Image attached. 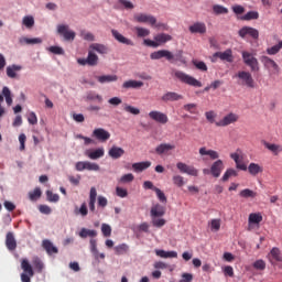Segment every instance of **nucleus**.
<instances>
[{
    "label": "nucleus",
    "mask_w": 282,
    "mask_h": 282,
    "mask_svg": "<svg viewBox=\"0 0 282 282\" xmlns=\"http://www.w3.org/2000/svg\"><path fill=\"white\" fill-rule=\"evenodd\" d=\"M173 76L183 85H188L189 87H202V82L199 79L182 72V70H173Z\"/></svg>",
    "instance_id": "f257e3e1"
},
{
    "label": "nucleus",
    "mask_w": 282,
    "mask_h": 282,
    "mask_svg": "<svg viewBox=\"0 0 282 282\" xmlns=\"http://www.w3.org/2000/svg\"><path fill=\"white\" fill-rule=\"evenodd\" d=\"M169 41H173V36L166 33H160L154 36V41L149 39L144 40L143 45L148 47H160V45H164V43H169Z\"/></svg>",
    "instance_id": "f03ea898"
},
{
    "label": "nucleus",
    "mask_w": 282,
    "mask_h": 282,
    "mask_svg": "<svg viewBox=\"0 0 282 282\" xmlns=\"http://www.w3.org/2000/svg\"><path fill=\"white\" fill-rule=\"evenodd\" d=\"M241 56L245 65H247V67H249L251 72H259L261 69V67L259 66V59H257L253 53L242 51Z\"/></svg>",
    "instance_id": "7ed1b4c3"
},
{
    "label": "nucleus",
    "mask_w": 282,
    "mask_h": 282,
    "mask_svg": "<svg viewBox=\"0 0 282 282\" xmlns=\"http://www.w3.org/2000/svg\"><path fill=\"white\" fill-rule=\"evenodd\" d=\"M236 78H238L240 85L248 87L249 89H254V78H252V74L248 70H239L236 74Z\"/></svg>",
    "instance_id": "20e7f679"
},
{
    "label": "nucleus",
    "mask_w": 282,
    "mask_h": 282,
    "mask_svg": "<svg viewBox=\"0 0 282 282\" xmlns=\"http://www.w3.org/2000/svg\"><path fill=\"white\" fill-rule=\"evenodd\" d=\"M260 62L262 63L264 69L269 72L270 76L274 74H279L280 72L279 64H276L274 59L263 55L260 57Z\"/></svg>",
    "instance_id": "39448f33"
},
{
    "label": "nucleus",
    "mask_w": 282,
    "mask_h": 282,
    "mask_svg": "<svg viewBox=\"0 0 282 282\" xmlns=\"http://www.w3.org/2000/svg\"><path fill=\"white\" fill-rule=\"evenodd\" d=\"M21 268L23 273H21V281L22 282H31L32 276H34V269H32V264L28 259H23L21 261Z\"/></svg>",
    "instance_id": "423d86ee"
},
{
    "label": "nucleus",
    "mask_w": 282,
    "mask_h": 282,
    "mask_svg": "<svg viewBox=\"0 0 282 282\" xmlns=\"http://www.w3.org/2000/svg\"><path fill=\"white\" fill-rule=\"evenodd\" d=\"M151 61H160V58H166L170 63L175 61V55L171 53L169 50H160L150 54Z\"/></svg>",
    "instance_id": "0eeeda50"
},
{
    "label": "nucleus",
    "mask_w": 282,
    "mask_h": 282,
    "mask_svg": "<svg viewBox=\"0 0 282 282\" xmlns=\"http://www.w3.org/2000/svg\"><path fill=\"white\" fill-rule=\"evenodd\" d=\"M176 169L180 171V173H185L186 175H191L192 177H197L199 175V170L184 162H177Z\"/></svg>",
    "instance_id": "6e6552de"
},
{
    "label": "nucleus",
    "mask_w": 282,
    "mask_h": 282,
    "mask_svg": "<svg viewBox=\"0 0 282 282\" xmlns=\"http://www.w3.org/2000/svg\"><path fill=\"white\" fill-rule=\"evenodd\" d=\"M239 121V115L235 112L227 113L221 120L217 121L216 127H228Z\"/></svg>",
    "instance_id": "1a4fd4ad"
},
{
    "label": "nucleus",
    "mask_w": 282,
    "mask_h": 282,
    "mask_svg": "<svg viewBox=\"0 0 282 282\" xmlns=\"http://www.w3.org/2000/svg\"><path fill=\"white\" fill-rule=\"evenodd\" d=\"M231 160H234L236 164V169L239 171H248V165L243 163V155H241V150L238 149L236 152L230 154Z\"/></svg>",
    "instance_id": "9d476101"
},
{
    "label": "nucleus",
    "mask_w": 282,
    "mask_h": 282,
    "mask_svg": "<svg viewBox=\"0 0 282 282\" xmlns=\"http://www.w3.org/2000/svg\"><path fill=\"white\" fill-rule=\"evenodd\" d=\"M150 120L158 122L159 124H166L169 122V116L160 110H152L149 112Z\"/></svg>",
    "instance_id": "9b49d317"
},
{
    "label": "nucleus",
    "mask_w": 282,
    "mask_h": 282,
    "mask_svg": "<svg viewBox=\"0 0 282 282\" xmlns=\"http://www.w3.org/2000/svg\"><path fill=\"white\" fill-rule=\"evenodd\" d=\"M217 58L220 61H226L227 63H232L235 57L232 56V50L228 48L225 52H216L213 55L212 63H216Z\"/></svg>",
    "instance_id": "f8f14e48"
},
{
    "label": "nucleus",
    "mask_w": 282,
    "mask_h": 282,
    "mask_svg": "<svg viewBox=\"0 0 282 282\" xmlns=\"http://www.w3.org/2000/svg\"><path fill=\"white\" fill-rule=\"evenodd\" d=\"M76 171H100V165L89 161H79L75 165Z\"/></svg>",
    "instance_id": "ddd939ff"
},
{
    "label": "nucleus",
    "mask_w": 282,
    "mask_h": 282,
    "mask_svg": "<svg viewBox=\"0 0 282 282\" xmlns=\"http://www.w3.org/2000/svg\"><path fill=\"white\" fill-rule=\"evenodd\" d=\"M79 65H89L90 67H96L98 65V55L94 51L88 52L87 58L77 59Z\"/></svg>",
    "instance_id": "4468645a"
},
{
    "label": "nucleus",
    "mask_w": 282,
    "mask_h": 282,
    "mask_svg": "<svg viewBox=\"0 0 282 282\" xmlns=\"http://www.w3.org/2000/svg\"><path fill=\"white\" fill-rule=\"evenodd\" d=\"M238 34L241 39H246V36H251V39H259V30L251 26H243L238 31Z\"/></svg>",
    "instance_id": "2eb2a0df"
},
{
    "label": "nucleus",
    "mask_w": 282,
    "mask_h": 282,
    "mask_svg": "<svg viewBox=\"0 0 282 282\" xmlns=\"http://www.w3.org/2000/svg\"><path fill=\"white\" fill-rule=\"evenodd\" d=\"M134 21H137V23H149L151 25H155L158 23V19H155V17L147 13L135 14Z\"/></svg>",
    "instance_id": "dca6fc26"
},
{
    "label": "nucleus",
    "mask_w": 282,
    "mask_h": 282,
    "mask_svg": "<svg viewBox=\"0 0 282 282\" xmlns=\"http://www.w3.org/2000/svg\"><path fill=\"white\" fill-rule=\"evenodd\" d=\"M93 138H95L99 142H107V140L111 138V133L105 130V128H97L93 131Z\"/></svg>",
    "instance_id": "f3484780"
},
{
    "label": "nucleus",
    "mask_w": 282,
    "mask_h": 282,
    "mask_svg": "<svg viewBox=\"0 0 282 282\" xmlns=\"http://www.w3.org/2000/svg\"><path fill=\"white\" fill-rule=\"evenodd\" d=\"M162 102H177L178 100H184V96L175 91H166L161 97Z\"/></svg>",
    "instance_id": "a211bd4d"
},
{
    "label": "nucleus",
    "mask_w": 282,
    "mask_h": 282,
    "mask_svg": "<svg viewBox=\"0 0 282 282\" xmlns=\"http://www.w3.org/2000/svg\"><path fill=\"white\" fill-rule=\"evenodd\" d=\"M111 34H112L113 39L117 40V42L121 43L122 45H130L131 47H133V45H135L133 43V40L126 37L121 33H119L118 30L112 29Z\"/></svg>",
    "instance_id": "6ab92c4d"
},
{
    "label": "nucleus",
    "mask_w": 282,
    "mask_h": 282,
    "mask_svg": "<svg viewBox=\"0 0 282 282\" xmlns=\"http://www.w3.org/2000/svg\"><path fill=\"white\" fill-rule=\"evenodd\" d=\"M57 34L58 36H62L64 41H72V31L69 30V25L67 24H58Z\"/></svg>",
    "instance_id": "aec40b11"
},
{
    "label": "nucleus",
    "mask_w": 282,
    "mask_h": 282,
    "mask_svg": "<svg viewBox=\"0 0 282 282\" xmlns=\"http://www.w3.org/2000/svg\"><path fill=\"white\" fill-rule=\"evenodd\" d=\"M85 155L89 160H100V158H105V148H98L96 150H86Z\"/></svg>",
    "instance_id": "412c9836"
},
{
    "label": "nucleus",
    "mask_w": 282,
    "mask_h": 282,
    "mask_svg": "<svg viewBox=\"0 0 282 282\" xmlns=\"http://www.w3.org/2000/svg\"><path fill=\"white\" fill-rule=\"evenodd\" d=\"M175 144L161 143L155 148L156 155H169L170 151H174Z\"/></svg>",
    "instance_id": "4be33fe9"
},
{
    "label": "nucleus",
    "mask_w": 282,
    "mask_h": 282,
    "mask_svg": "<svg viewBox=\"0 0 282 282\" xmlns=\"http://www.w3.org/2000/svg\"><path fill=\"white\" fill-rule=\"evenodd\" d=\"M268 259L272 264H274V261L278 263H281L282 261L281 249L273 247L268 254Z\"/></svg>",
    "instance_id": "5701e85b"
},
{
    "label": "nucleus",
    "mask_w": 282,
    "mask_h": 282,
    "mask_svg": "<svg viewBox=\"0 0 282 282\" xmlns=\"http://www.w3.org/2000/svg\"><path fill=\"white\" fill-rule=\"evenodd\" d=\"M221 171H224V161H215L210 166V174L213 177H219V175H221Z\"/></svg>",
    "instance_id": "b1692460"
},
{
    "label": "nucleus",
    "mask_w": 282,
    "mask_h": 282,
    "mask_svg": "<svg viewBox=\"0 0 282 282\" xmlns=\"http://www.w3.org/2000/svg\"><path fill=\"white\" fill-rule=\"evenodd\" d=\"M191 34H206V23L195 22L188 28Z\"/></svg>",
    "instance_id": "393cba45"
},
{
    "label": "nucleus",
    "mask_w": 282,
    "mask_h": 282,
    "mask_svg": "<svg viewBox=\"0 0 282 282\" xmlns=\"http://www.w3.org/2000/svg\"><path fill=\"white\" fill-rule=\"evenodd\" d=\"M98 197V192L96 187H91L89 192V200H88V208L90 213H96V199Z\"/></svg>",
    "instance_id": "a878e982"
},
{
    "label": "nucleus",
    "mask_w": 282,
    "mask_h": 282,
    "mask_svg": "<svg viewBox=\"0 0 282 282\" xmlns=\"http://www.w3.org/2000/svg\"><path fill=\"white\" fill-rule=\"evenodd\" d=\"M141 87H144V83L135 79H129L122 84V89H141Z\"/></svg>",
    "instance_id": "bb28decb"
},
{
    "label": "nucleus",
    "mask_w": 282,
    "mask_h": 282,
    "mask_svg": "<svg viewBox=\"0 0 282 282\" xmlns=\"http://www.w3.org/2000/svg\"><path fill=\"white\" fill-rule=\"evenodd\" d=\"M166 215V208L160 204H155L151 207L150 216L151 217H164Z\"/></svg>",
    "instance_id": "cd10ccee"
},
{
    "label": "nucleus",
    "mask_w": 282,
    "mask_h": 282,
    "mask_svg": "<svg viewBox=\"0 0 282 282\" xmlns=\"http://www.w3.org/2000/svg\"><path fill=\"white\" fill-rule=\"evenodd\" d=\"M6 247L11 252H13V250H17V239L14 238V234L12 231L7 232Z\"/></svg>",
    "instance_id": "c85d7f7f"
},
{
    "label": "nucleus",
    "mask_w": 282,
    "mask_h": 282,
    "mask_svg": "<svg viewBox=\"0 0 282 282\" xmlns=\"http://www.w3.org/2000/svg\"><path fill=\"white\" fill-rule=\"evenodd\" d=\"M108 155L112 160H120V158L124 155V149L117 145H112L111 149L108 151Z\"/></svg>",
    "instance_id": "c756f323"
},
{
    "label": "nucleus",
    "mask_w": 282,
    "mask_h": 282,
    "mask_svg": "<svg viewBox=\"0 0 282 282\" xmlns=\"http://www.w3.org/2000/svg\"><path fill=\"white\" fill-rule=\"evenodd\" d=\"M156 257L161 259H177V251H165L164 249L154 250Z\"/></svg>",
    "instance_id": "7c9ffc66"
},
{
    "label": "nucleus",
    "mask_w": 282,
    "mask_h": 282,
    "mask_svg": "<svg viewBox=\"0 0 282 282\" xmlns=\"http://www.w3.org/2000/svg\"><path fill=\"white\" fill-rule=\"evenodd\" d=\"M95 78L100 85H106L107 83H116L118 80V75H100L95 76Z\"/></svg>",
    "instance_id": "2f4dec72"
},
{
    "label": "nucleus",
    "mask_w": 282,
    "mask_h": 282,
    "mask_svg": "<svg viewBox=\"0 0 282 282\" xmlns=\"http://www.w3.org/2000/svg\"><path fill=\"white\" fill-rule=\"evenodd\" d=\"M263 221L261 213H251L248 218L249 226H259Z\"/></svg>",
    "instance_id": "473e14b6"
},
{
    "label": "nucleus",
    "mask_w": 282,
    "mask_h": 282,
    "mask_svg": "<svg viewBox=\"0 0 282 282\" xmlns=\"http://www.w3.org/2000/svg\"><path fill=\"white\" fill-rule=\"evenodd\" d=\"M3 97L6 99L7 105L10 107L12 105V91L8 86L2 88V94H0V102H3Z\"/></svg>",
    "instance_id": "72a5a7b5"
},
{
    "label": "nucleus",
    "mask_w": 282,
    "mask_h": 282,
    "mask_svg": "<svg viewBox=\"0 0 282 282\" xmlns=\"http://www.w3.org/2000/svg\"><path fill=\"white\" fill-rule=\"evenodd\" d=\"M150 166L151 161L137 162L132 164L134 173H142V171H147Z\"/></svg>",
    "instance_id": "f704fd0d"
},
{
    "label": "nucleus",
    "mask_w": 282,
    "mask_h": 282,
    "mask_svg": "<svg viewBox=\"0 0 282 282\" xmlns=\"http://www.w3.org/2000/svg\"><path fill=\"white\" fill-rule=\"evenodd\" d=\"M42 246L44 250L47 252V254H58V248H56L54 243H52V241L47 239L43 240Z\"/></svg>",
    "instance_id": "c9c22d12"
},
{
    "label": "nucleus",
    "mask_w": 282,
    "mask_h": 282,
    "mask_svg": "<svg viewBox=\"0 0 282 282\" xmlns=\"http://www.w3.org/2000/svg\"><path fill=\"white\" fill-rule=\"evenodd\" d=\"M262 144L268 149V151H271L273 155H279L282 151V147L280 144L270 143L268 141H262Z\"/></svg>",
    "instance_id": "e433bc0d"
},
{
    "label": "nucleus",
    "mask_w": 282,
    "mask_h": 282,
    "mask_svg": "<svg viewBox=\"0 0 282 282\" xmlns=\"http://www.w3.org/2000/svg\"><path fill=\"white\" fill-rule=\"evenodd\" d=\"M247 170L253 177H257L259 173H263V166H261L259 163H250Z\"/></svg>",
    "instance_id": "4c0bfd02"
},
{
    "label": "nucleus",
    "mask_w": 282,
    "mask_h": 282,
    "mask_svg": "<svg viewBox=\"0 0 282 282\" xmlns=\"http://www.w3.org/2000/svg\"><path fill=\"white\" fill-rule=\"evenodd\" d=\"M199 155H208L210 160H219V152L215 150H207L205 147L198 150Z\"/></svg>",
    "instance_id": "58836bf2"
},
{
    "label": "nucleus",
    "mask_w": 282,
    "mask_h": 282,
    "mask_svg": "<svg viewBox=\"0 0 282 282\" xmlns=\"http://www.w3.org/2000/svg\"><path fill=\"white\" fill-rule=\"evenodd\" d=\"M89 48L91 52H97V54H107L109 48L105 44L93 43Z\"/></svg>",
    "instance_id": "ea45409f"
},
{
    "label": "nucleus",
    "mask_w": 282,
    "mask_h": 282,
    "mask_svg": "<svg viewBox=\"0 0 282 282\" xmlns=\"http://www.w3.org/2000/svg\"><path fill=\"white\" fill-rule=\"evenodd\" d=\"M21 69H23V66L21 65H11L7 67V76L9 78H17V72H21Z\"/></svg>",
    "instance_id": "a19ab883"
},
{
    "label": "nucleus",
    "mask_w": 282,
    "mask_h": 282,
    "mask_svg": "<svg viewBox=\"0 0 282 282\" xmlns=\"http://www.w3.org/2000/svg\"><path fill=\"white\" fill-rule=\"evenodd\" d=\"M20 43L21 45H39L41 43H43V40L41 37H21L20 39Z\"/></svg>",
    "instance_id": "79ce46f5"
},
{
    "label": "nucleus",
    "mask_w": 282,
    "mask_h": 282,
    "mask_svg": "<svg viewBox=\"0 0 282 282\" xmlns=\"http://www.w3.org/2000/svg\"><path fill=\"white\" fill-rule=\"evenodd\" d=\"M78 235L82 239H87V237H98V231L96 229L82 228Z\"/></svg>",
    "instance_id": "37998d69"
},
{
    "label": "nucleus",
    "mask_w": 282,
    "mask_h": 282,
    "mask_svg": "<svg viewBox=\"0 0 282 282\" xmlns=\"http://www.w3.org/2000/svg\"><path fill=\"white\" fill-rule=\"evenodd\" d=\"M151 219L152 226H154V228H162L166 226V219L160 218V216H151Z\"/></svg>",
    "instance_id": "c03bdc74"
},
{
    "label": "nucleus",
    "mask_w": 282,
    "mask_h": 282,
    "mask_svg": "<svg viewBox=\"0 0 282 282\" xmlns=\"http://www.w3.org/2000/svg\"><path fill=\"white\" fill-rule=\"evenodd\" d=\"M282 50V41H280L278 44L268 47L267 48V54H269V56H274L276 54H279Z\"/></svg>",
    "instance_id": "a18cd8bd"
},
{
    "label": "nucleus",
    "mask_w": 282,
    "mask_h": 282,
    "mask_svg": "<svg viewBox=\"0 0 282 282\" xmlns=\"http://www.w3.org/2000/svg\"><path fill=\"white\" fill-rule=\"evenodd\" d=\"M237 175H239V172H237V170L235 169H227L226 172L224 173L221 181L223 182H228V180H230V177H237Z\"/></svg>",
    "instance_id": "49530a36"
},
{
    "label": "nucleus",
    "mask_w": 282,
    "mask_h": 282,
    "mask_svg": "<svg viewBox=\"0 0 282 282\" xmlns=\"http://www.w3.org/2000/svg\"><path fill=\"white\" fill-rule=\"evenodd\" d=\"M172 182L174 186H177L178 188H182L186 184V181H184V176L180 174H175L172 176Z\"/></svg>",
    "instance_id": "de8ad7c7"
},
{
    "label": "nucleus",
    "mask_w": 282,
    "mask_h": 282,
    "mask_svg": "<svg viewBox=\"0 0 282 282\" xmlns=\"http://www.w3.org/2000/svg\"><path fill=\"white\" fill-rule=\"evenodd\" d=\"M259 19V11H249L241 17L242 21H257Z\"/></svg>",
    "instance_id": "09e8293b"
},
{
    "label": "nucleus",
    "mask_w": 282,
    "mask_h": 282,
    "mask_svg": "<svg viewBox=\"0 0 282 282\" xmlns=\"http://www.w3.org/2000/svg\"><path fill=\"white\" fill-rule=\"evenodd\" d=\"M134 31L137 32V36L139 39H144L149 36V34H151V31L149 29L142 26L134 28Z\"/></svg>",
    "instance_id": "8fccbe9b"
},
{
    "label": "nucleus",
    "mask_w": 282,
    "mask_h": 282,
    "mask_svg": "<svg viewBox=\"0 0 282 282\" xmlns=\"http://www.w3.org/2000/svg\"><path fill=\"white\" fill-rule=\"evenodd\" d=\"M209 226H210L212 232H219L221 228V219L219 218L212 219L209 223Z\"/></svg>",
    "instance_id": "3c124183"
},
{
    "label": "nucleus",
    "mask_w": 282,
    "mask_h": 282,
    "mask_svg": "<svg viewBox=\"0 0 282 282\" xmlns=\"http://www.w3.org/2000/svg\"><path fill=\"white\" fill-rule=\"evenodd\" d=\"M192 65H194V67H196V69H198L199 72H208V66L205 62H202L199 59H193Z\"/></svg>",
    "instance_id": "603ef678"
},
{
    "label": "nucleus",
    "mask_w": 282,
    "mask_h": 282,
    "mask_svg": "<svg viewBox=\"0 0 282 282\" xmlns=\"http://www.w3.org/2000/svg\"><path fill=\"white\" fill-rule=\"evenodd\" d=\"M41 195H43L41 187H35L33 192L29 193V199H31V202H36V199H40Z\"/></svg>",
    "instance_id": "864d4df0"
},
{
    "label": "nucleus",
    "mask_w": 282,
    "mask_h": 282,
    "mask_svg": "<svg viewBox=\"0 0 282 282\" xmlns=\"http://www.w3.org/2000/svg\"><path fill=\"white\" fill-rule=\"evenodd\" d=\"M213 12H214V14H228V8H226L221 4H214Z\"/></svg>",
    "instance_id": "5fc2aeb1"
},
{
    "label": "nucleus",
    "mask_w": 282,
    "mask_h": 282,
    "mask_svg": "<svg viewBox=\"0 0 282 282\" xmlns=\"http://www.w3.org/2000/svg\"><path fill=\"white\" fill-rule=\"evenodd\" d=\"M239 195L241 197H243L245 199H248L249 197H251V198L257 197L256 192L250 189V188H246V189L240 191Z\"/></svg>",
    "instance_id": "6e6d98bb"
},
{
    "label": "nucleus",
    "mask_w": 282,
    "mask_h": 282,
    "mask_svg": "<svg viewBox=\"0 0 282 282\" xmlns=\"http://www.w3.org/2000/svg\"><path fill=\"white\" fill-rule=\"evenodd\" d=\"M123 110L127 112V113H131L132 116H140V110L139 108H135L131 105H124L123 106Z\"/></svg>",
    "instance_id": "4d7b16f0"
},
{
    "label": "nucleus",
    "mask_w": 282,
    "mask_h": 282,
    "mask_svg": "<svg viewBox=\"0 0 282 282\" xmlns=\"http://www.w3.org/2000/svg\"><path fill=\"white\" fill-rule=\"evenodd\" d=\"M88 213L87 203H83L79 209H75V215H80L82 217H87Z\"/></svg>",
    "instance_id": "13d9d810"
},
{
    "label": "nucleus",
    "mask_w": 282,
    "mask_h": 282,
    "mask_svg": "<svg viewBox=\"0 0 282 282\" xmlns=\"http://www.w3.org/2000/svg\"><path fill=\"white\" fill-rule=\"evenodd\" d=\"M116 254H124V252H129V245L121 243L115 247Z\"/></svg>",
    "instance_id": "bf43d9fd"
},
{
    "label": "nucleus",
    "mask_w": 282,
    "mask_h": 282,
    "mask_svg": "<svg viewBox=\"0 0 282 282\" xmlns=\"http://www.w3.org/2000/svg\"><path fill=\"white\" fill-rule=\"evenodd\" d=\"M33 268H35L36 272H43V261L39 258H34L32 261Z\"/></svg>",
    "instance_id": "052dcab7"
},
{
    "label": "nucleus",
    "mask_w": 282,
    "mask_h": 282,
    "mask_svg": "<svg viewBox=\"0 0 282 282\" xmlns=\"http://www.w3.org/2000/svg\"><path fill=\"white\" fill-rule=\"evenodd\" d=\"M22 23L25 28H34V18L32 15H26L23 18Z\"/></svg>",
    "instance_id": "680f3d73"
},
{
    "label": "nucleus",
    "mask_w": 282,
    "mask_h": 282,
    "mask_svg": "<svg viewBox=\"0 0 282 282\" xmlns=\"http://www.w3.org/2000/svg\"><path fill=\"white\" fill-rule=\"evenodd\" d=\"M154 193H156V197L162 204H166V195L164 194V192H162V189L156 187L154 188Z\"/></svg>",
    "instance_id": "e2e57ef3"
},
{
    "label": "nucleus",
    "mask_w": 282,
    "mask_h": 282,
    "mask_svg": "<svg viewBox=\"0 0 282 282\" xmlns=\"http://www.w3.org/2000/svg\"><path fill=\"white\" fill-rule=\"evenodd\" d=\"M46 199L47 202H58L61 199V197L58 196V194H54L52 193V191H46Z\"/></svg>",
    "instance_id": "0e129e2a"
},
{
    "label": "nucleus",
    "mask_w": 282,
    "mask_h": 282,
    "mask_svg": "<svg viewBox=\"0 0 282 282\" xmlns=\"http://www.w3.org/2000/svg\"><path fill=\"white\" fill-rule=\"evenodd\" d=\"M90 251L93 252L95 259H98V247L96 239H90Z\"/></svg>",
    "instance_id": "69168bd1"
},
{
    "label": "nucleus",
    "mask_w": 282,
    "mask_h": 282,
    "mask_svg": "<svg viewBox=\"0 0 282 282\" xmlns=\"http://www.w3.org/2000/svg\"><path fill=\"white\" fill-rule=\"evenodd\" d=\"M101 232H102L104 237H111V226L108 224H102Z\"/></svg>",
    "instance_id": "338daca9"
},
{
    "label": "nucleus",
    "mask_w": 282,
    "mask_h": 282,
    "mask_svg": "<svg viewBox=\"0 0 282 282\" xmlns=\"http://www.w3.org/2000/svg\"><path fill=\"white\" fill-rule=\"evenodd\" d=\"M254 270H265V261L263 259H259L253 262Z\"/></svg>",
    "instance_id": "774afa93"
}]
</instances>
